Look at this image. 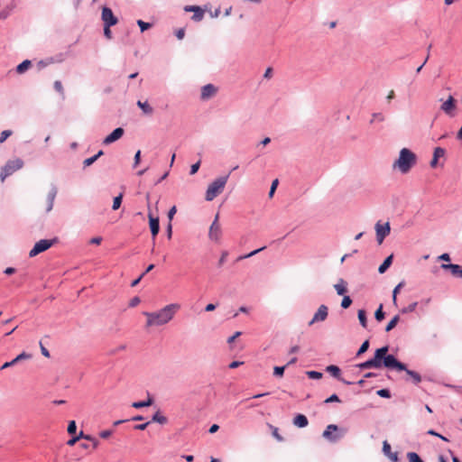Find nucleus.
<instances>
[{
	"instance_id": "1",
	"label": "nucleus",
	"mask_w": 462,
	"mask_h": 462,
	"mask_svg": "<svg viewBox=\"0 0 462 462\" xmlns=\"http://www.w3.org/2000/svg\"><path fill=\"white\" fill-rule=\"evenodd\" d=\"M388 346L377 348L373 358L356 365L361 370L379 369L383 366L388 369L402 370L405 369V364L397 360L393 355H388Z\"/></svg>"
},
{
	"instance_id": "2",
	"label": "nucleus",
	"mask_w": 462,
	"mask_h": 462,
	"mask_svg": "<svg viewBox=\"0 0 462 462\" xmlns=\"http://www.w3.org/2000/svg\"><path fill=\"white\" fill-rule=\"evenodd\" d=\"M180 309L179 303H171L157 311L143 312L146 317V327H161L168 324Z\"/></svg>"
},
{
	"instance_id": "3",
	"label": "nucleus",
	"mask_w": 462,
	"mask_h": 462,
	"mask_svg": "<svg viewBox=\"0 0 462 462\" xmlns=\"http://www.w3.org/2000/svg\"><path fill=\"white\" fill-rule=\"evenodd\" d=\"M416 154L408 148L401 149L398 159L393 162V168L397 169L402 174L408 173L416 164Z\"/></svg>"
},
{
	"instance_id": "4",
	"label": "nucleus",
	"mask_w": 462,
	"mask_h": 462,
	"mask_svg": "<svg viewBox=\"0 0 462 462\" xmlns=\"http://www.w3.org/2000/svg\"><path fill=\"white\" fill-rule=\"evenodd\" d=\"M229 174L230 173L217 178L208 185L205 195V199L207 201H212L216 197L222 193L228 180Z\"/></svg>"
},
{
	"instance_id": "5",
	"label": "nucleus",
	"mask_w": 462,
	"mask_h": 462,
	"mask_svg": "<svg viewBox=\"0 0 462 462\" xmlns=\"http://www.w3.org/2000/svg\"><path fill=\"white\" fill-rule=\"evenodd\" d=\"M57 241V238L41 239L40 241L36 242L34 246L31 249V251L29 252V256L34 257L39 254L45 252L46 250L51 248Z\"/></svg>"
},
{
	"instance_id": "6",
	"label": "nucleus",
	"mask_w": 462,
	"mask_h": 462,
	"mask_svg": "<svg viewBox=\"0 0 462 462\" xmlns=\"http://www.w3.org/2000/svg\"><path fill=\"white\" fill-rule=\"evenodd\" d=\"M23 166V162L21 159L8 161L2 168L1 180L4 181L6 177L13 174L14 171L20 170Z\"/></svg>"
},
{
	"instance_id": "7",
	"label": "nucleus",
	"mask_w": 462,
	"mask_h": 462,
	"mask_svg": "<svg viewBox=\"0 0 462 462\" xmlns=\"http://www.w3.org/2000/svg\"><path fill=\"white\" fill-rule=\"evenodd\" d=\"M339 430L338 427L335 424H329L326 430L323 431V438H325L326 439L331 441V442H336L337 441L338 439H340L341 438L344 437L345 433H346V430H340V433H337V434H333L334 431H337Z\"/></svg>"
},
{
	"instance_id": "8",
	"label": "nucleus",
	"mask_w": 462,
	"mask_h": 462,
	"mask_svg": "<svg viewBox=\"0 0 462 462\" xmlns=\"http://www.w3.org/2000/svg\"><path fill=\"white\" fill-rule=\"evenodd\" d=\"M219 215L218 213L215 216V218L209 227L208 237L210 240L217 242L219 241L222 230L221 226L218 223Z\"/></svg>"
},
{
	"instance_id": "9",
	"label": "nucleus",
	"mask_w": 462,
	"mask_h": 462,
	"mask_svg": "<svg viewBox=\"0 0 462 462\" xmlns=\"http://www.w3.org/2000/svg\"><path fill=\"white\" fill-rule=\"evenodd\" d=\"M456 108L457 101L452 95H449L440 106V110L449 116H454Z\"/></svg>"
},
{
	"instance_id": "10",
	"label": "nucleus",
	"mask_w": 462,
	"mask_h": 462,
	"mask_svg": "<svg viewBox=\"0 0 462 462\" xmlns=\"http://www.w3.org/2000/svg\"><path fill=\"white\" fill-rule=\"evenodd\" d=\"M101 19L104 25L114 26L118 23V19L114 15L111 8L104 6L102 8Z\"/></svg>"
},
{
	"instance_id": "11",
	"label": "nucleus",
	"mask_w": 462,
	"mask_h": 462,
	"mask_svg": "<svg viewBox=\"0 0 462 462\" xmlns=\"http://www.w3.org/2000/svg\"><path fill=\"white\" fill-rule=\"evenodd\" d=\"M376 240L378 244H382L384 238L390 234L391 227L390 224L386 222L384 225H381L380 222L375 224Z\"/></svg>"
},
{
	"instance_id": "12",
	"label": "nucleus",
	"mask_w": 462,
	"mask_h": 462,
	"mask_svg": "<svg viewBox=\"0 0 462 462\" xmlns=\"http://www.w3.org/2000/svg\"><path fill=\"white\" fill-rule=\"evenodd\" d=\"M328 315V309L326 305L322 304L319 307L318 310L315 312L313 318L309 322V326L313 325L316 322H322L326 320Z\"/></svg>"
},
{
	"instance_id": "13",
	"label": "nucleus",
	"mask_w": 462,
	"mask_h": 462,
	"mask_svg": "<svg viewBox=\"0 0 462 462\" xmlns=\"http://www.w3.org/2000/svg\"><path fill=\"white\" fill-rule=\"evenodd\" d=\"M217 92V88L213 84H207L201 88L200 99L203 101L212 98Z\"/></svg>"
},
{
	"instance_id": "14",
	"label": "nucleus",
	"mask_w": 462,
	"mask_h": 462,
	"mask_svg": "<svg viewBox=\"0 0 462 462\" xmlns=\"http://www.w3.org/2000/svg\"><path fill=\"white\" fill-rule=\"evenodd\" d=\"M124 129L122 127L116 128L110 134H108L104 140L103 143L108 145L117 140H119L124 135Z\"/></svg>"
},
{
	"instance_id": "15",
	"label": "nucleus",
	"mask_w": 462,
	"mask_h": 462,
	"mask_svg": "<svg viewBox=\"0 0 462 462\" xmlns=\"http://www.w3.org/2000/svg\"><path fill=\"white\" fill-rule=\"evenodd\" d=\"M148 218H149L151 233H152V237L154 238L160 231L159 217H153L152 214L151 212H149Z\"/></svg>"
},
{
	"instance_id": "16",
	"label": "nucleus",
	"mask_w": 462,
	"mask_h": 462,
	"mask_svg": "<svg viewBox=\"0 0 462 462\" xmlns=\"http://www.w3.org/2000/svg\"><path fill=\"white\" fill-rule=\"evenodd\" d=\"M58 189L55 185H51V188L47 195V208L46 212L49 213L52 210L54 200L57 196Z\"/></svg>"
},
{
	"instance_id": "17",
	"label": "nucleus",
	"mask_w": 462,
	"mask_h": 462,
	"mask_svg": "<svg viewBox=\"0 0 462 462\" xmlns=\"http://www.w3.org/2000/svg\"><path fill=\"white\" fill-rule=\"evenodd\" d=\"M32 357V356L30 354H27L25 352H23L21 353L20 355H18L15 358H14L13 360L9 361V362H5L2 366H1V370L3 369H5V368H8V367H11V366H14L16 364H18L19 362H21L22 360H26V359H30Z\"/></svg>"
},
{
	"instance_id": "18",
	"label": "nucleus",
	"mask_w": 462,
	"mask_h": 462,
	"mask_svg": "<svg viewBox=\"0 0 462 462\" xmlns=\"http://www.w3.org/2000/svg\"><path fill=\"white\" fill-rule=\"evenodd\" d=\"M327 372H328L333 377L337 378V380L341 381L343 383L346 384V385H350L352 384V382L350 381H346L343 378L340 377V368L337 365H328L327 368H326Z\"/></svg>"
},
{
	"instance_id": "19",
	"label": "nucleus",
	"mask_w": 462,
	"mask_h": 462,
	"mask_svg": "<svg viewBox=\"0 0 462 462\" xmlns=\"http://www.w3.org/2000/svg\"><path fill=\"white\" fill-rule=\"evenodd\" d=\"M446 153V151L444 148H441V147H436L434 149V152H433V158L432 160L430 161V167L431 168H435L437 167L438 165V160L440 158V157H444Z\"/></svg>"
},
{
	"instance_id": "20",
	"label": "nucleus",
	"mask_w": 462,
	"mask_h": 462,
	"mask_svg": "<svg viewBox=\"0 0 462 462\" xmlns=\"http://www.w3.org/2000/svg\"><path fill=\"white\" fill-rule=\"evenodd\" d=\"M346 282L340 278L338 279L337 282L334 284V289L336 290L337 293L340 296L345 295V293L347 291L346 288Z\"/></svg>"
},
{
	"instance_id": "21",
	"label": "nucleus",
	"mask_w": 462,
	"mask_h": 462,
	"mask_svg": "<svg viewBox=\"0 0 462 462\" xmlns=\"http://www.w3.org/2000/svg\"><path fill=\"white\" fill-rule=\"evenodd\" d=\"M308 419L303 414H298L293 419V424L299 428H304L308 425Z\"/></svg>"
},
{
	"instance_id": "22",
	"label": "nucleus",
	"mask_w": 462,
	"mask_h": 462,
	"mask_svg": "<svg viewBox=\"0 0 462 462\" xmlns=\"http://www.w3.org/2000/svg\"><path fill=\"white\" fill-rule=\"evenodd\" d=\"M402 371H405L406 374L411 376L413 383L415 384H419L420 382H421V376L419 373L415 372V371H412V370H410L407 368V366L405 365V369H402Z\"/></svg>"
},
{
	"instance_id": "23",
	"label": "nucleus",
	"mask_w": 462,
	"mask_h": 462,
	"mask_svg": "<svg viewBox=\"0 0 462 462\" xmlns=\"http://www.w3.org/2000/svg\"><path fill=\"white\" fill-rule=\"evenodd\" d=\"M393 254L387 256L384 259L383 263L378 268L379 273H384L386 272V270L391 266V264L393 263Z\"/></svg>"
},
{
	"instance_id": "24",
	"label": "nucleus",
	"mask_w": 462,
	"mask_h": 462,
	"mask_svg": "<svg viewBox=\"0 0 462 462\" xmlns=\"http://www.w3.org/2000/svg\"><path fill=\"white\" fill-rule=\"evenodd\" d=\"M136 105L145 115H152L153 113V108L148 104L147 101L142 102L141 100H138Z\"/></svg>"
},
{
	"instance_id": "25",
	"label": "nucleus",
	"mask_w": 462,
	"mask_h": 462,
	"mask_svg": "<svg viewBox=\"0 0 462 462\" xmlns=\"http://www.w3.org/2000/svg\"><path fill=\"white\" fill-rule=\"evenodd\" d=\"M152 402H153L152 398L149 397L146 401L133 402L132 406L135 409H140V408L151 406L152 404Z\"/></svg>"
},
{
	"instance_id": "26",
	"label": "nucleus",
	"mask_w": 462,
	"mask_h": 462,
	"mask_svg": "<svg viewBox=\"0 0 462 462\" xmlns=\"http://www.w3.org/2000/svg\"><path fill=\"white\" fill-rule=\"evenodd\" d=\"M32 65L31 60H25L16 67V71L19 74L24 73Z\"/></svg>"
},
{
	"instance_id": "27",
	"label": "nucleus",
	"mask_w": 462,
	"mask_h": 462,
	"mask_svg": "<svg viewBox=\"0 0 462 462\" xmlns=\"http://www.w3.org/2000/svg\"><path fill=\"white\" fill-rule=\"evenodd\" d=\"M152 420L160 424H165L167 422V418L161 414L160 411H157L153 414Z\"/></svg>"
},
{
	"instance_id": "28",
	"label": "nucleus",
	"mask_w": 462,
	"mask_h": 462,
	"mask_svg": "<svg viewBox=\"0 0 462 462\" xmlns=\"http://www.w3.org/2000/svg\"><path fill=\"white\" fill-rule=\"evenodd\" d=\"M400 320V317L399 315H395L390 321L389 323L387 324V326L385 327V331L386 332H389L391 331L393 328H395V326L398 324Z\"/></svg>"
},
{
	"instance_id": "29",
	"label": "nucleus",
	"mask_w": 462,
	"mask_h": 462,
	"mask_svg": "<svg viewBox=\"0 0 462 462\" xmlns=\"http://www.w3.org/2000/svg\"><path fill=\"white\" fill-rule=\"evenodd\" d=\"M357 317L359 319V322L363 328H366L367 326V319H366V313L364 310H359L357 313Z\"/></svg>"
},
{
	"instance_id": "30",
	"label": "nucleus",
	"mask_w": 462,
	"mask_h": 462,
	"mask_svg": "<svg viewBox=\"0 0 462 462\" xmlns=\"http://www.w3.org/2000/svg\"><path fill=\"white\" fill-rule=\"evenodd\" d=\"M385 317V313L383 311V304H380L379 308L375 310L374 318L377 321H382Z\"/></svg>"
},
{
	"instance_id": "31",
	"label": "nucleus",
	"mask_w": 462,
	"mask_h": 462,
	"mask_svg": "<svg viewBox=\"0 0 462 462\" xmlns=\"http://www.w3.org/2000/svg\"><path fill=\"white\" fill-rule=\"evenodd\" d=\"M407 457L409 459V462H424L420 456L415 452H409L407 454Z\"/></svg>"
},
{
	"instance_id": "32",
	"label": "nucleus",
	"mask_w": 462,
	"mask_h": 462,
	"mask_svg": "<svg viewBox=\"0 0 462 462\" xmlns=\"http://www.w3.org/2000/svg\"><path fill=\"white\" fill-rule=\"evenodd\" d=\"M418 303L417 302H412L411 303L410 305H408L407 307H404L401 310V312L402 314H406V313H411V312H413L417 307Z\"/></svg>"
},
{
	"instance_id": "33",
	"label": "nucleus",
	"mask_w": 462,
	"mask_h": 462,
	"mask_svg": "<svg viewBox=\"0 0 462 462\" xmlns=\"http://www.w3.org/2000/svg\"><path fill=\"white\" fill-rule=\"evenodd\" d=\"M122 199H123V195L122 194H119L118 196L114 198L113 206H112V208L114 210H116V209H118L120 208V206L122 204Z\"/></svg>"
},
{
	"instance_id": "34",
	"label": "nucleus",
	"mask_w": 462,
	"mask_h": 462,
	"mask_svg": "<svg viewBox=\"0 0 462 462\" xmlns=\"http://www.w3.org/2000/svg\"><path fill=\"white\" fill-rule=\"evenodd\" d=\"M136 23L140 27L141 32H144L152 27V23L143 22V20H137Z\"/></svg>"
},
{
	"instance_id": "35",
	"label": "nucleus",
	"mask_w": 462,
	"mask_h": 462,
	"mask_svg": "<svg viewBox=\"0 0 462 462\" xmlns=\"http://www.w3.org/2000/svg\"><path fill=\"white\" fill-rule=\"evenodd\" d=\"M368 348H369V341L365 340L360 346V347H359V349H358V351L356 353V356H361L362 354L366 352Z\"/></svg>"
},
{
	"instance_id": "36",
	"label": "nucleus",
	"mask_w": 462,
	"mask_h": 462,
	"mask_svg": "<svg viewBox=\"0 0 462 462\" xmlns=\"http://www.w3.org/2000/svg\"><path fill=\"white\" fill-rule=\"evenodd\" d=\"M375 121H379V122L384 121V116L382 113H374L372 115V119L370 120V124H374Z\"/></svg>"
},
{
	"instance_id": "37",
	"label": "nucleus",
	"mask_w": 462,
	"mask_h": 462,
	"mask_svg": "<svg viewBox=\"0 0 462 462\" xmlns=\"http://www.w3.org/2000/svg\"><path fill=\"white\" fill-rule=\"evenodd\" d=\"M352 304V300L349 296H344L341 301V307L343 309H347Z\"/></svg>"
},
{
	"instance_id": "38",
	"label": "nucleus",
	"mask_w": 462,
	"mask_h": 462,
	"mask_svg": "<svg viewBox=\"0 0 462 462\" xmlns=\"http://www.w3.org/2000/svg\"><path fill=\"white\" fill-rule=\"evenodd\" d=\"M285 368H286L285 365H283V366H274V368H273V375L274 376H278V377H282L283 375Z\"/></svg>"
},
{
	"instance_id": "39",
	"label": "nucleus",
	"mask_w": 462,
	"mask_h": 462,
	"mask_svg": "<svg viewBox=\"0 0 462 462\" xmlns=\"http://www.w3.org/2000/svg\"><path fill=\"white\" fill-rule=\"evenodd\" d=\"M306 374L310 379H320L322 377V373L317 371H308Z\"/></svg>"
},
{
	"instance_id": "40",
	"label": "nucleus",
	"mask_w": 462,
	"mask_h": 462,
	"mask_svg": "<svg viewBox=\"0 0 462 462\" xmlns=\"http://www.w3.org/2000/svg\"><path fill=\"white\" fill-rule=\"evenodd\" d=\"M184 11L185 12H193L194 14H197V13H199L200 11H203V10L201 9V7H199L198 5H186L184 7Z\"/></svg>"
},
{
	"instance_id": "41",
	"label": "nucleus",
	"mask_w": 462,
	"mask_h": 462,
	"mask_svg": "<svg viewBox=\"0 0 462 462\" xmlns=\"http://www.w3.org/2000/svg\"><path fill=\"white\" fill-rule=\"evenodd\" d=\"M184 11L185 12H193L194 14H197V13H199L200 11H203V10L201 9V7H199L198 5H186L184 7Z\"/></svg>"
},
{
	"instance_id": "42",
	"label": "nucleus",
	"mask_w": 462,
	"mask_h": 462,
	"mask_svg": "<svg viewBox=\"0 0 462 462\" xmlns=\"http://www.w3.org/2000/svg\"><path fill=\"white\" fill-rule=\"evenodd\" d=\"M264 248H265V247L263 246V247H261V248H259V249L254 250V251H252L251 253H249V254H245V255H241V256H239V257H238V259H237V260L239 261V260H243V259H245V258H249V257H251V256H253V255H255V254H258L259 252L263 251Z\"/></svg>"
},
{
	"instance_id": "43",
	"label": "nucleus",
	"mask_w": 462,
	"mask_h": 462,
	"mask_svg": "<svg viewBox=\"0 0 462 462\" xmlns=\"http://www.w3.org/2000/svg\"><path fill=\"white\" fill-rule=\"evenodd\" d=\"M376 394L383 398H390L391 393L388 389H380L376 392Z\"/></svg>"
},
{
	"instance_id": "44",
	"label": "nucleus",
	"mask_w": 462,
	"mask_h": 462,
	"mask_svg": "<svg viewBox=\"0 0 462 462\" xmlns=\"http://www.w3.org/2000/svg\"><path fill=\"white\" fill-rule=\"evenodd\" d=\"M440 268L442 270H448L450 271L451 274L453 273V271H455L457 268H456V264L455 263H442L440 265Z\"/></svg>"
},
{
	"instance_id": "45",
	"label": "nucleus",
	"mask_w": 462,
	"mask_h": 462,
	"mask_svg": "<svg viewBox=\"0 0 462 462\" xmlns=\"http://www.w3.org/2000/svg\"><path fill=\"white\" fill-rule=\"evenodd\" d=\"M279 184V180L278 179H275L274 180H273L272 182V185H271V188H270V191H269V197L272 198L277 189V186Z\"/></svg>"
},
{
	"instance_id": "46",
	"label": "nucleus",
	"mask_w": 462,
	"mask_h": 462,
	"mask_svg": "<svg viewBox=\"0 0 462 462\" xmlns=\"http://www.w3.org/2000/svg\"><path fill=\"white\" fill-rule=\"evenodd\" d=\"M12 134L11 130H5L0 134V143H4Z\"/></svg>"
},
{
	"instance_id": "47",
	"label": "nucleus",
	"mask_w": 462,
	"mask_h": 462,
	"mask_svg": "<svg viewBox=\"0 0 462 462\" xmlns=\"http://www.w3.org/2000/svg\"><path fill=\"white\" fill-rule=\"evenodd\" d=\"M76 430H77L76 422L74 420L69 421V423L68 425L69 434H74V433H76Z\"/></svg>"
},
{
	"instance_id": "48",
	"label": "nucleus",
	"mask_w": 462,
	"mask_h": 462,
	"mask_svg": "<svg viewBox=\"0 0 462 462\" xmlns=\"http://www.w3.org/2000/svg\"><path fill=\"white\" fill-rule=\"evenodd\" d=\"M204 17V11H200L197 14H194L191 19L195 22H200Z\"/></svg>"
},
{
	"instance_id": "49",
	"label": "nucleus",
	"mask_w": 462,
	"mask_h": 462,
	"mask_svg": "<svg viewBox=\"0 0 462 462\" xmlns=\"http://www.w3.org/2000/svg\"><path fill=\"white\" fill-rule=\"evenodd\" d=\"M96 162V158L94 156L87 158L83 161V167L87 168L90 165H92Z\"/></svg>"
},
{
	"instance_id": "50",
	"label": "nucleus",
	"mask_w": 462,
	"mask_h": 462,
	"mask_svg": "<svg viewBox=\"0 0 462 462\" xmlns=\"http://www.w3.org/2000/svg\"><path fill=\"white\" fill-rule=\"evenodd\" d=\"M199 167H200V161L197 162L196 163H194V164H192V165L190 166V171H189V173H190L191 175H194L195 173H197V172H198V171H199Z\"/></svg>"
},
{
	"instance_id": "51",
	"label": "nucleus",
	"mask_w": 462,
	"mask_h": 462,
	"mask_svg": "<svg viewBox=\"0 0 462 462\" xmlns=\"http://www.w3.org/2000/svg\"><path fill=\"white\" fill-rule=\"evenodd\" d=\"M54 89L62 95L64 94L62 84L59 80H56L54 82Z\"/></svg>"
},
{
	"instance_id": "52",
	"label": "nucleus",
	"mask_w": 462,
	"mask_h": 462,
	"mask_svg": "<svg viewBox=\"0 0 462 462\" xmlns=\"http://www.w3.org/2000/svg\"><path fill=\"white\" fill-rule=\"evenodd\" d=\"M227 256H228V252L227 251H223L222 254H221V257L218 260V266L219 267L222 266L225 263Z\"/></svg>"
},
{
	"instance_id": "53",
	"label": "nucleus",
	"mask_w": 462,
	"mask_h": 462,
	"mask_svg": "<svg viewBox=\"0 0 462 462\" xmlns=\"http://www.w3.org/2000/svg\"><path fill=\"white\" fill-rule=\"evenodd\" d=\"M141 162V151L138 150L135 154H134V167L135 168Z\"/></svg>"
},
{
	"instance_id": "54",
	"label": "nucleus",
	"mask_w": 462,
	"mask_h": 462,
	"mask_svg": "<svg viewBox=\"0 0 462 462\" xmlns=\"http://www.w3.org/2000/svg\"><path fill=\"white\" fill-rule=\"evenodd\" d=\"M456 268H457V269H456L455 271H453L452 275H453V276H456V277H460V278H462V266H461V265H459V264H456Z\"/></svg>"
},
{
	"instance_id": "55",
	"label": "nucleus",
	"mask_w": 462,
	"mask_h": 462,
	"mask_svg": "<svg viewBox=\"0 0 462 462\" xmlns=\"http://www.w3.org/2000/svg\"><path fill=\"white\" fill-rule=\"evenodd\" d=\"M113 434V430H106L99 433L100 438L102 439H107Z\"/></svg>"
},
{
	"instance_id": "56",
	"label": "nucleus",
	"mask_w": 462,
	"mask_h": 462,
	"mask_svg": "<svg viewBox=\"0 0 462 462\" xmlns=\"http://www.w3.org/2000/svg\"><path fill=\"white\" fill-rule=\"evenodd\" d=\"M383 451L386 456H388L391 453V446L387 441L383 442Z\"/></svg>"
},
{
	"instance_id": "57",
	"label": "nucleus",
	"mask_w": 462,
	"mask_h": 462,
	"mask_svg": "<svg viewBox=\"0 0 462 462\" xmlns=\"http://www.w3.org/2000/svg\"><path fill=\"white\" fill-rule=\"evenodd\" d=\"M141 300L139 297H134L129 302V307L134 308L140 303Z\"/></svg>"
},
{
	"instance_id": "58",
	"label": "nucleus",
	"mask_w": 462,
	"mask_h": 462,
	"mask_svg": "<svg viewBox=\"0 0 462 462\" xmlns=\"http://www.w3.org/2000/svg\"><path fill=\"white\" fill-rule=\"evenodd\" d=\"M438 260H439V261H444V262H450L451 258H450L449 254H448V253H444V254H440V255L438 257Z\"/></svg>"
},
{
	"instance_id": "59",
	"label": "nucleus",
	"mask_w": 462,
	"mask_h": 462,
	"mask_svg": "<svg viewBox=\"0 0 462 462\" xmlns=\"http://www.w3.org/2000/svg\"><path fill=\"white\" fill-rule=\"evenodd\" d=\"M110 27H111V26L104 25V35H105L107 39H111V38H112V32H111V30H110Z\"/></svg>"
},
{
	"instance_id": "60",
	"label": "nucleus",
	"mask_w": 462,
	"mask_h": 462,
	"mask_svg": "<svg viewBox=\"0 0 462 462\" xmlns=\"http://www.w3.org/2000/svg\"><path fill=\"white\" fill-rule=\"evenodd\" d=\"M273 77V68L269 67L263 73V79H270Z\"/></svg>"
},
{
	"instance_id": "61",
	"label": "nucleus",
	"mask_w": 462,
	"mask_h": 462,
	"mask_svg": "<svg viewBox=\"0 0 462 462\" xmlns=\"http://www.w3.org/2000/svg\"><path fill=\"white\" fill-rule=\"evenodd\" d=\"M177 212V208L175 206H173L172 208H170L169 212H168V218L170 221L172 220L174 215L176 214Z\"/></svg>"
},
{
	"instance_id": "62",
	"label": "nucleus",
	"mask_w": 462,
	"mask_h": 462,
	"mask_svg": "<svg viewBox=\"0 0 462 462\" xmlns=\"http://www.w3.org/2000/svg\"><path fill=\"white\" fill-rule=\"evenodd\" d=\"M340 402L338 396L337 394L330 395L328 399H326L325 402Z\"/></svg>"
},
{
	"instance_id": "63",
	"label": "nucleus",
	"mask_w": 462,
	"mask_h": 462,
	"mask_svg": "<svg viewBox=\"0 0 462 462\" xmlns=\"http://www.w3.org/2000/svg\"><path fill=\"white\" fill-rule=\"evenodd\" d=\"M273 436L278 440V441H282L283 440V438L278 433V429L277 428H273Z\"/></svg>"
},
{
	"instance_id": "64",
	"label": "nucleus",
	"mask_w": 462,
	"mask_h": 462,
	"mask_svg": "<svg viewBox=\"0 0 462 462\" xmlns=\"http://www.w3.org/2000/svg\"><path fill=\"white\" fill-rule=\"evenodd\" d=\"M184 35H185V30L183 28H180L179 29L177 32H176V37L179 39V40H182L184 38Z\"/></svg>"
}]
</instances>
